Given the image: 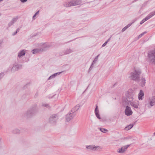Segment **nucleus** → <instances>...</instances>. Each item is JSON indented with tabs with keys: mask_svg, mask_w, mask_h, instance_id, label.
I'll list each match as a JSON object with an SVG mask.
<instances>
[{
	"mask_svg": "<svg viewBox=\"0 0 155 155\" xmlns=\"http://www.w3.org/2000/svg\"><path fill=\"white\" fill-rule=\"evenodd\" d=\"M147 58L149 62L155 64V49L148 52Z\"/></svg>",
	"mask_w": 155,
	"mask_h": 155,
	"instance_id": "20e7f679",
	"label": "nucleus"
},
{
	"mask_svg": "<svg viewBox=\"0 0 155 155\" xmlns=\"http://www.w3.org/2000/svg\"><path fill=\"white\" fill-rule=\"evenodd\" d=\"M127 97L129 99L131 100H133L134 99V96L133 94H132L130 93H129L127 95Z\"/></svg>",
	"mask_w": 155,
	"mask_h": 155,
	"instance_id": "aec40b11",
	"label": "nucleus"
},
{
	"mask_svg": "<svg viewBox=\"0 0 155 155\" xmlns=\"http://www.w3.org/2000/svg\"><path fill=\"white\" fill-rule=\"evenodd\" d=\"M80 107V105L79 104H77L71 110V112H74V113H75V112L78 110Z\"/></svg>",
	"mask_w": 155,
	"mask_h": 155,
	"instance_id": "a211bd4d",
	"label": "nucleus"
},
{
	"mask_svg": "<svg viewBox=\"0 0 155 155\" xmlns=\"http://www.w3.org/2000/svg\"><path fill=\"white\" fill-rule=\"evenodd\" d=\"M144 96V93L143 91L142 90H141L138 95V99L139 100H142Z\"/></svg>",
	"mask_w": 155,
	"mask_h": 155,
	"instance_id": "2eb2a0df",
	"label": "nucleus"
},
{
	"mask_svg": "<svg viewBox=\"0 0 155 155\" xmlns=\"http://www.w3.org/2000/svg\"><path fill=\"white\" fill-rule=\"evenodd\" d=\"M3 0H0V2L2 1Z\"/></svg>",
	"mask_w": 155,
	"mask_h": 155,
	"instance_id": "c03bdc74",
	"label": "nucleus"
},
{
	"mask_svg": "<svg viewBox=\"0 0 155 155\" xmlns=\"http://www.w3.org/2000/svg\"><path fill=\"white\" fill-rule=\"evenodd\" d=\"M18 18V16H17L14 18H13L11 21H13L14 23H15L17 21Z\"/></svg>",
	"mask_w": 155,
	"mask_h": 155,
	"instance_id": "bb28decb",
	"label": "nucleus"
},
{
	"mask_svg": "<svg viewBox=\"0 0 155 155\" xmlns=\"http://www.w3.org/2000/svg\"><path fill=\"white\" fill-rule=\"evenodd\" d=\"M107 43V42L106 41L104 44H103V45L102 46V47H103L105 46V45H106Z\"/></svg>",
	"mask_w": 155,
	"mask_h": 155,
	"instance_id": "473e14b6",
	"label": "nucleus"
},
{
	"mask_svg": "<svg viewBox=\"0 0 155 155\" xmlns=\"http://www.w3.org/2000/svg\"><path fill=\"white\" fill-rule=\"evenodd\" d=\"M142 34H143V35H144L145 34H146L147 33V32L146 31H144L143 33H142Z\"/></svg>",
	"mask_w": 155,
	"mask_h": 155,
	"instance_id": "ea45409f",
	"label": "nucleus"
},
{
	"mask_svg": "<svg viewBox=\"0 0 155 155\" xmlns=\"http://www.w3.org/2000/svg\"><path fill=\"white\" fill-rule=\"evenodd\" d=\"M98 129L102 132L106 133L108 132V130L103 128H99Z\"/></svg>",
	"mask_w": 155,
	"mask_h": 155,
	"instance_id": "5701e85b",
	"label": "nucleus"
},
{
	"mask_svg": "<svg viewBox=\"0 0 155 155\" xmlns=\"http://www.w3.org/2000/svg\"><path fill=\"white\" fill-rule=\"evenodd\" d=\"M76 114L74 112H70L68 114H67L66 116V120L68 121H69L72 119L75 116Z\"/></svg>",
	"mask_w": 155,
	"mask_h": 155,
	"instance_id": "9b49d317",
	"label": "nucleus"
},
{
	"mask_svg": "<svg viewBox=\"0 0 155 155\" xmlns=\"http://www.w3.org/2000/svg\"><path fill=\"white\" fill-rule=\"evenodd\" d=\"M125 114L127 116H130L132 114L133 112L130 107L128 106L126 107V108L125 110Z\"/></svg>",
	"mask_w": 155,
	"mask_h": 155,
	"instance_id": "ddd939ff",
	"label": "nucleus"
},
{
	"mask_svg": "<svg viewBox=\"0 0 155 155\" xmlns=\"http://www.w3.org/2000/svg\"><path fill=\"white\" fill-rule=\"evenodd\" d=\"M130 145H127L122 146L121 148H119L117 152L120 153H124L127 150V149L130 146Z\"/></svg>",
	"mask_w": 155,
	"mask_h": 155,
	"instance_id": "9d476101",
	"label": "nucleus"
},
{
	"mask_svg": "<svg viewBox=\"0 0 155 155\" xmlns=\"http://www.w3.org/2000/svg\"><path fill=\"white\" fill-rule=\"evenodd\" d=\"M16 66L18 70L21 68H22V65L21 64H17L16 65Z\"/></svg>",
	"mask_w": 155,
	"mask_h": 155,
	"instance_id": "7c9ffc66",
	"label": "nucleus"
},
{
	"mask_svg": "<svg viewBox=\"0 0 155 155\" xmlns=\"http://www.w3.org/2000/svg\"><path fill=\"white\" fill-rule=\"evenodd\" d=\"M39 11H38L37 12H36L35 15L33 16V19L35 20V17L37 15H38L39 14Z\"/></svg>",
	"mask_w": 155,
	"mask_h": 155,
	"instance_id": "c85d7f7f",
	"label": "nucleus"
},
{
	"mask_svg": "<svg viewBox=\"0 0 155 155\" xmlns=\"http://www.w3.org/2000/svg\"><path fill=\"white\" fill-rule=\"evenodd\" d=\"M134 124H130L127 126L125 128V129L126 130H128L130 129L133 127Z\"/></svg>",
	"mask_w": 155,
	"mask_h": 155,
	"instance_id": "412c9836",
	"label": "nucleus"
},
{
	"mask_svg": "<svg viewBox=\"0 0 155 155\" xmlns=\"http://www.w3.org/2000/svg\"><path fill=\"white\" fill-rule=\"evenodd\" d=\"M154 93H155V89L154 90Z\"/></svg>",
	"mask_w": 155,
	"mask_h": 155,
	"instance_id": "a18cd8bd",
	"label": "nucleus"
},
{
	"mask_svg": "<svg viewBox=\"0 0 155 155\" xmlns=\"http://www.w3.org/2000/svg\"><path fill=\"white\" fill-rule=\"evenodd\" d=\"M143 35V34H142V33L141 34H140V35H139V36H138V37L139 38H140Z\"/></svg>",
	"mask_w": 155,
	"mask_h": 155,
	"instance_id": "f704fd0d",
	"label": "nucleus"
},
{
	"mask_svg": "<svg viewBox=\"0 0 155 155\" xmlns=\"http://www.w3.org/2000/svg\"><path fill=\"white\" fill-rule=\"evenodd\" d=\"M26 50H22L18 53V56L19 58H21L24 56L25 54Z\"/></svg>",
	"mask_w": 155,
	"mask_h": 155,
	"instance_id": "dca6fc26",
	"label": "nucleus"
},
{
	"mask_svg": "<svg viewBox=\"0 0 155 155\" xmlns=\"http://www.w3.org/2000/svg\"><path fill=\"white\" fill-rule=\"evenodd\" d=\"M42 106L43 107H47V108H50L51 107L49 105V104H43Z\"/></svg>",
	"mask_w": 155,
	"mask_h": 155,
	"instance_id": "cd10ccee",
	"label": "nucleus"
},
{
	"mask_svg": "<svg viewBox=\"0 0 155 155\" xmlns=\"http://www.w3.org/2000/svg\"><path fill=\"white\" fill-rule=\"evenodd\" d=\"M20 133V130L18 129H16L14 131V133L15 134H19Z\"/></svg>",
	"mask_w": 155,
	"mask_h": 155,
	"instance_id": "2f4dec72",
	"label": "nucleus"
},
{
	"mask_svg": "<svg viewBox=\"0 0 155 155\" xmlns=\"http://www.w3.org/2000/svg\"><path fill=\"white\" fill-rule=\"evenodd\" d=\"M110 38L106 41L107 42V43H108L109 41L110 40Z\"/></svg>",
	"mask_w": 155,
	"mask_h": 155,
	"instance_id": "58836bf2",
	"label": "nucleus"
},
{
	"mask_svg": "<svg viewBox=\"0 0 155 155\" xmlns=\"http://www.w3.org/2000/svg\"><path fill=\"white\" fill-rule=\"evenodd\" d=\"M86 148L88 150L95 151L96 150H99L101 149V147L99 146H96L94 145H90L87 146Z\"/></svg>",
	"mask_w": 155,
	"mask_h": 155,
	"instance_id": "1a4fd4ad",
	"label": "nucleus"
},
{
	"mask_svg": "<svg viewBox=\"0 0 155 155\" xmlns=\"http://www.w3.org/2000/svg\"><path fill=\"white\" fill-rule=\"evenodd\" d=\"M93 64H92L91 65V67H90V68L89 69V71H91L92 69V68H93Z\"/></svg>",
	"mask_w": 155,
	"mask_h": 155,
	"instance_id": "c9c22d12",
	"label": "nucleus"
},
{
	"mask_svg": "<svg viewBox=\"0 0 155 155\" xmlns=\"http://www.w3.org/2000/svg\"><path fill=\"white\" fill-rule=\"evenodd\" d=\"M14 23L12 21H11L8 24V27H10Z\"/></svg>",
	"mask_w": 155,
	"mask_h": 155,
	"instance_id": "c756f323",
	"label": "nucleus"
},
{
	"mask_svg": "<svg viewBox=\"0 0 155 155\" xmlns=\"http://www.w3.org/2000/svg\"><path fill=\"white\" fill-rule=\"evenodd\" d=\"M131 24H128L127 26L124 28L122 30V32L124 31L128 28L131 25Z\"/></svg>",
	"mask_w": 155,
	"mask_h": 155,
	"instance_id": "b1692460",
	"label": "nucleus"
},
{
	"mask_svg": "<svg viewBox=\"0 0 155 155\" xmlns=\"http://www.w3.org/2000/svg\"><path fill=\"white\" fill-rule=\"evenodd\" d=\"M142 72L139 68L134 69L133 71L131 72L130 74L129 78L131 80L136 81H139L140 80V75Z\"/></svg>",
	"mask_w": 155,
	"mask_h": 155,
	"instance_id": "f257e3e1",
	"label": "nucleus"
},
{
	"mask_svg": "<svg viewBox=\"0 0 155 155\" xmlns=\"http://www.w3.org/2000/svg\"><path fill=\"white\" fill-rule=\"evenodd\" d=\"M100 54H98L94 58V60L93 61L92 63V64H93L94 63H95L97 61V60L98 59V58Z\"/></svg>",
	"mask_w": 155,
	"mask_h": 155,
	"instance_id": "393cba45",
	"label": "nucleus"
},
{
	"mask_svg": "<svg viewBox=\"0 0 155 155\" xmlns=\"http://www.w3.org/2000/svg\"><path fill=\"white\" fill-rule=\"evenodd\" d=\"M73 52V50L70 48H67L64 52V54H67L71 53Z\"/></svg>",
	"mask_w": 155,
	"mask_h": 155,
	"instance_id": "6ab92c4d",
	"label": "nucleus"
},
{
	"mask_svg": "<svg viewBox=\"0 0 155 155\" xmlns=\"http://www.w3.org/2000/svg\"><path fill=\"white\" fill-rule=\"evenodd\" d=\"M17 68H17L16 65H14L11 69V71H17Z\"/></svg>",
	"mask_w": 155,
	"mask_h": 155,
	"instance_id": "a878e982",
	"label": "nucleus"
},
{
	"mask_svg": "<svg viewBox=\"0 0 155 155\" xmlns=\"http://www.w3.org/2000/svg\"><path fill=\"white\" fill-rule=\"evenodd\" d=\"M20 1L22 3H25L27 2V0H20Z\"/></svg>",
	"mask_w": 155,
	"mask_h": 155,
	"instance_id": "72a5a7b5",
	"label": "nucleus"
},
{
	"mask_svg": "<svg viewBox=\"0 0 155 155\" xmlns=\"http://www.w3.org/2000/svg\"><path fill=\"white\" fill-rule=\"evenodd\" d=\"M62 72H60L54 74L49 77L48 79V80H49L52 78H54L56 76H57V75H59Z\"/></svg>",
	"mask_w": 155,
	"mask_h": 155,
	"instance_id": "f3484780",
	"label": "nucleus"
},
{
	"mask_svg": "<svg viewBox=\"0 0 155 155\" xmlns=\"http://www.w3.org/2000/svg\"><path fill=\"white\" fill-rule=\"evenodd\" d=\"M155 105V96H153L149 97L147 102H146L145 106L148 108H150Z\"/></svg>",
	"mask_w": 155,
	"mask_h": 155,
	"instance_id": "39448f33",
	"label": "nucleus"
},
{
	"mask_svg": "<svg viewBox=\"0 0 155 155\" xmlns=\"http://www.w3.org/2000/svg\"><path fill=\"white\" fill-rule=\"evenodd\" d=\"M153 135L155 136V132L153 133Z\"/></svg>",
	"mask_w": 155,
	"mask_h": 155,
	"instance_id": "37998d69",
	"label": "nucleus"
},
{
	"mask_svg": "<svg viewBox=\"0 0 155 155\" xmlns=\"http://www.w3.org/2000/svg\"><path fill=\"white\" fill-rule=\"evenodd\" d=\"M17 33V32L15 31L14 33H13L12 34V35L14 36Z\"/></svg>",
	"mask_w": 155,
	"mask_h": 155,
	"instance_id": "e433bc0d",
	"label": "nucleus"
},
{
	"mask_svg": "<svg viewBox=\"0 0 155 155\" xmlns=\"http://www.w3.org/2000/svg\"><path fill=\"white\" fill-rule=\"evenodd\" d=\"M81 3V0H69L65 2L64 5L66 7H70L80 5Z\"/></svg>",
	"mask_w": 155,
	"mask_h": 155,
	"instance_id": "7ed1b4c3",
	"label": "nucleus"
},
{
	"mask_svg": "<svg viewBox=\"0 0 155 155\" xmlns=\"http://www.w3.org/2000/svg\"><path fill=\"white\" fill-rule=\"evenodd\" d=\"M2 42L1 41H0V47L1 46V45H2Z\"/></svg>",
	"mask_w": 155,
	"mask_h": 155,
	"instance_id": "79ce46f5",
	"label": "nucleus"
},
{
	"mask_svg": "<svg viewBox=\"0 0 155 155\" xmlns=\"http://www.w3.org/2000/svg\"><path fill=\"white\" fill-rule=\"evenodd\" d=\"M37 112V108L35 106L29 109L24 114V116L26 117H30L34 115Z\"/></svg>",
	"mask_w": 155,
	"mask_h": 155,
	"instance_id": "f03ea898",
	"label": "nucleus"
},
{
	"mask_svg": "<svg viewBox=\"0 0 155 155\" xmlns=\"http://www.w3.org/2000/svg\"><path fill=\"white\" fill-rule=\"evenodd\" d=\"M94 113L97 118L101 120L100 121H101V118L99 114V111L98 109V106L97 105H96V108L94 110Z\"/></svg>",
	"mask_w": 155,
	"mask_h": 155,
	"instance_id": "4468645a",
	"label": "nucleus"
},
{
	"mask_svg": "<svg viewBox=\"0 0 155 155\" xmlns=\"http://www.w3.org/2000/svg\"><path fill=\"white\" fill-rule=\"evenodd\" d=\"M142 34H143V35H144L145 34H146L147 33V32L146 31H144L143 33H142Z\"/></svg>",
	"mask_w": 155,
	"mask_h": 155,
	"instance_id": "a19ab883",
	"label": "nucleus"
},
{
	"mask_svg": "<svg viewBox=\"0 0 155 155\" xmlns=\"http://www.w3.org/2000/svg\"><path fill=\"white\" fill-rule=\"evenodd\" d=\"M127 101L130 102V104L131 106L133 107L134 108L138 109V106L139 105V103L138 101H136L132 102H130L131 100H128Z\"/></svg>",
	"mask_w": 155,
	"mask_h": 155,
	"instance_id": "f8f14e48",
	"label": "nucleus"
},
{
	"mask_svg": "<svg viewBox=\"0 0 155 155\" xmlns=\"http://www.w3.org/2000/svg\"><path fill=\"white\" fill-rule=\"evenodd\" d=\"M146 83V80L145 78H142L141 79V86L143 87L144 85Z\"/></svg>",
	"mask_w": 155,
	"mask_h": 155,
	"instance_id": "4be33fe9",
	"label": "nucleus"
},
{
	"mask_svg": "<svg viewBox=\"0 0 155 155\" xmlns=\"http://www.w3.org/2000/svg\"><path fill=\"white\" fill-rule=\"evenodd\" d=\"M19 30H20V29L19 28H18L16 31L17 32H19Z\"/></svg>",
	"mask_w": 155,
	"mask_h": 155,
	"instance_id": "4c0bfd02",
	"label": "nucleus"
},
{
	"mask_svg": "<svg viewBox=\"0 0 155 155\" xmlns=\"http://www.w3.org/2000/svg\"><path fill=\"white\" fill-rule=\"evenodd\" d=\"M58 117L57 114H53L50 116L49 122L52 125H55L58 119Z\"/></svg>",
	"mask_w": 155,
	"mask_h": 155,
	"instance_id": "0eeeda50",
	"label": "nucleus"
},
{
	"mask_svg": "<svg viewBox=\"0 0 155 155\" xmlns=\"http://www.w3.org/2000/svg\"><path fill=\"white\" fill-rule=\"evenodd\" d=\"M155 15V11L150 13L148 15L144 18L140 22V23L141 25L143 24L144 22L148 20L152 17Z\"/></svg>",
	"mask_w": 155,
	"mask_h": 155,
	"instance_id": "6e6552de",
	"label": "nucleus"
},
{
	"mask_svg": "<svg viewBox=\"0 0 155 155\" xmlns=\"http://www.w3.org/2000/svg\"><path fill=\"white\" fill-rule=\"evenodd\" d=\"M51 46L50 44H45L44 45V47L43 48L35 49L31 51V52L33 54H35L38 53L45 51V48H49Z\"/></svg>",
	"mask_w": 155,
	"mask_h": 155,
	"instance_id": "423d86ee",
	"label": "nucleus"
}]
</instances>
